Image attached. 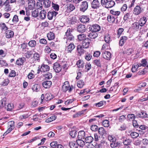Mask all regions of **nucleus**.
Here are the masks:
<instances>
[{
	"label": "nucleus",
	"mask_w": 148,
	"mask_h": 148,
	"mask_svg": "<svg viewBox=\"0 0 148 148\" xmlns=\"http://www.w3.org/2000/svg\"><path fill=\"white\" fill-rule=\"evenodd\" d=\"M73 88V86L71 85L70 86L69 82L68 81H66L64 82L62 86V90L63 92H66L67 90L69 92H71Z\"/></svg>",
	"instance_id": "1"
},
{
	"label": "nucleus",
	"mask_w": 148,
	"mask_h": 148,
	"mask_svg": "<svg viewBox=\"0 0 148 148\" xmlns=\"http://www.w3.org/2000/svg\"><path fill=\"white\" fill-rule=\"evenodd\" d=\"M67 45H68L66 47L65 52L66 53H71L75 47V45L73 42H71L69 44L68 42Z\"/></svg>",
	"instance_id": "2"
},
{
	"label": "nucleus",
	"mask_w": 148,
	"mask_h": 148,
	"mask_svg": "<svg viewBox=\"0 0 148 148\" xmlns=\"http://www.w3.org/2000/svg\"><path fill=\"white\" fill-rule=\"evenodd\" d=\"M89 29L91 32H96L99 31L101 29V27L98 25L94 24L90 25L89 27Z\"/></svg>",
	"instance_id": "3"
},
{
	"label": "nucleus",
	"mask_w": 148,
	"mask_h": 148,
	"mask_svg": "<svg viewBox=\"0 0 148 148\" xmlns=\"http://www.w3.org/2000/svg\"><path fill=\"white\" fill-rule=\"evenodd\" d=\"M4 34L5 37L8 39L12 38L14 36V32L11 29H8L5 32Z\"/></svg>",
	"instance_id": "4"
},
{
	"label": "nucleus",
	"mask_w": 148,
	"mask_h": 148,
	"mask_svg": "<svg viewBox=\"0 0 148 148\" xmlns=\"http://www.w3.org/2000/svg\"><path fill=\"white\" fill-rule=\"evenodd\" d=\"M88 4L86 1H82L80 5L79 9L80 11L84 12L88 9Z\"/></svg>",
	"instance_id": "5"
},
{
	"label": "nucleus",
	"mask_w": 148,
	"mask_h": 148,
	"mask_svg": "<svg viewBox=\"0 0 148 148\" xmlns=\"http://www.w3.org/2000/svg\"><path fill=\"white\" fill-rule=\"evenodd\" d=\"M58 14L57 12L54 10L49 11L47 14V17L49 20H52L53 18H55L56 15Z\"/></svg>",
	"instance_id": "6"
},
{
	"label": "nucleus",
	"mask_w": 148,
	"mask_h": 148,
	"mask_svg": "<svg viewBox=\"0 0 148 148\" xmlns=\"http://www.w3.org/2000/svg\"><path fill=\"white\" fill-rule=\"evenodd\" d=\"M91 41L90 39L88 38H86L83 41L82 46L84 48H87L89 47Z\"/></svg>",
	"instance_id": "7"
},
{
	"label": "nucleus",
	"mask_w": 148,
	"mask_h": 148,
	"mask_svg": "<svg viewBox=\"0 0 148 148\" xmlns=\"http://www.w3.org/2000/svg\"><path fill=\"white\" fill-rule=\"evenodd\" d=\"M53 68L56 72L58 73L61 71L62 67L59 63L56 62L53 64Z\"/></svg>",
	"instance_id": "8"
},
{
	"label": "nucleus",
	"mask_w": 148,
	"mask_h": 148,
	"mask_svg": "<svg viewBox=\"0 0 148 148\" xmlns=\"http://www.w3.org/2000/svg\"><path fill=\"white\" fill-rule=\"evenodd\" d=\"M142 11V8L139 5H137L134 8L133 10V13L135 15L139 14Z\"/></svg>",
	"instance_id": "9"
},
{
	"label": "nucleus",
	"mask_w": 148,
	"mask_h": 148,
	"mask_svg": "<svg viewBox=\"0 0 148 148\" xmlns=\"http://www.w3.org/2000/svg\"><path fill=\"white\" fill-rule=\"evenodd\" d=\"M35 2L34 0H29L28 3V9L29 10H33L35 6Z\"/></svg>",
	"instance_id": "10"
},
{
	"label": "nucleus",
	"mask_w": 148,
	"mask_h": 148,
	"mask_svg": "<svg viewBox=\"0 0 148 148\" xmlns=\"http://www.w3.org/2000/svg\"><path fill=\"white\" fill-rule=\"evenodd\" d=\"M50 67L49 66L43 64L41 65L39 70L41 72H45L48 71Z\"/></svg>",
	"instance_id": "11"
},
{
	"label": "nucleus",
	"mask_w": 148,
	"mask_h": 148,
	"mask_svg": "<svg viewBox=\"0 0 148 148\" xmlns=\"http://www.w3.org/2000/svg\"><path fill=\"white\" fill-rule=\"evenodd\" d=\"M100 5V3L98 0H93L91 3V7L93 9L98 8Z\"/></svg>",
	"instance_id": "12"
},
{
	"label": "nucleus",
	"mask_w": 148,
	"mask_h": 148,
	"mask_svg": "<svg viewBox=\"0 0 148 148\" xmlns=\"http://www.w3.org/2000/svg\"><path fill=\"white\" fill-rule=\"evenodd\" d=\"M80 45H78L77 47V50L78 53V54L81 56L82 55L84 54L86 51Z\"/></svg>",
	"instance_id": "13"
},
{
	"label": "nucleus",
	"mask_w": 148,
	"mask_h": 148,
	"mask_svg": "<svg viewBox=\"0 0 148 148\" xmlns=\"http://www.w3.org/2000/svg\"><path fill=\"white\" fill-rule=\"evenodd\" d=\"M86 30L85 26L83 25H79L77 27V31L80 33H83L85 32Z\"/></svg>",
	"instance_id": "14"
},
{
	"label": "nucleus",
	"mask_w": 148,
	"mask_h": 148,
	"mask_svg": "<svg viewBox=\"0 0 148 148\" xmlns=\"http://www.w3.org/2000/svg\"><path fill=\"white\" fill-rule=\"evenodd\" d=\"M102 52V56H103L104 59L107 60L110 59L111 58V54L109 52L105 51L104 53V51Z\"/></svg>",
	"instance_id": "15"
},
{
	"label": "nucleus",
	"mask_w": 148,
	"mask_h": 148,
	"mask_svg": "<svg viewBox=\"0 0 148 148\" xmlns=\"http://www.w3.org/2000/svg\"><path fill=\"white\" fill-rule=\"evenodd\" d=\"M115 4L114 1L112 0H110L107 2V3H105V7L107 8H110L113 7Z\"/></svg>",
	"instance_id": "16"
},
{
	"label": "nucleus",
	"mask_w": 148,
	"mask_h": 148,
	"mask_svg": "<svg viewBox=\"0 0 148 148\" xmlns=\"http://www.w3.org/2000/svg\"><path fill=\"white\" fill-rule=\"evenodd\" d=\"M52 82L50 81H45L42 83L43 86L45 88H49Z\"/></svg>",
	"instance_id": "17"
},
{
	"label": "nucleus",
	"mask_w": 148,
	"mask_h": 148,
	"mask_svg": "<svg viewBox=\"0 0 148 148\" xmlns=\"http://www.w3.org/2000/svg\"><path fill=\"white\" fill-rule=\"evenodd\" d=\"M80 21L83 23H86L89 21V17L87 16H81L80 18Z\"/></svg>",
	"instance_id": "18"
},
{
	"label": "nucleus",
	"mask_w": 148,
	"mask_h": 148,
	"mask_svg": "<svg viewBox=\"0 0 148 148\" xmlns=\"http://www.w3.org/2000/svg\"><path fill=\"white\" fill-rule=\"evenodd\" d=\"M9 29L8 27L6 24L3 22H1L0 23V29L2 31H5L8 30Z\"/></svg>",
	"instance_id": "19"
},
{
	"label": "nucleus",
	"mask_w": 148,
	"mask_h": 148,
	"mask_svg": "<svg viewBox=\"0 0 148 148\" xmlns=\"http://www.w3.org/2000/svg\"><path fill=\"white\" fill-rule=\"evenodd\" d=\"M25 61V58L24 57H23L19 58L16 60V64L18 65L21 66L23 65Z\"/></svg>",
	"instance_id": "20"
},
{
	"label": "nucleus",
	"mask_w": 148,
	"mask_h": 148,
	"mask_svg": "<svg viewBox=\"0 0 148 148\" xmlns=\"http://www.w3.org/2000/svg\"><path fill=\"white\" fill-rule=\"evenodd\" d=\"M21 49L23 52H25L27 50H29L27 44L26 43L23 42L21 44Z\"/></svg>",
	"instance_id": "21"
},
{
	"label": "nucleus",
	"mask_w": 148,
	"mask_h": 148,
	"mask_svg": "<svg viewBox=\"0 0 148 148\" xmlns=\"http://www.w3.org/2000/svg\"><path fill=\"white\" fill-rule=\"evenodd\" d=\"M132 13L131 11H129L124 15L123 19L125 21H128L130 19L132 16Z\"/></svg>",
	"instance_id": "22"
},
{
	"label": "nucleus",
	"mask_w": 148,
	"mask_h": 148,
	"mask_svg": "<svg viewBox=\"0 0 148 148\" xmlns=\"http://www.w3.org/2000/svg\"><path fill=\"white\" fill-rule=\"evenodd\" d=\"M147 21L146 18L144 17L141 18L138 21L139 26L141 27L143 26L145 24Z\"/></svg>",
	"instance_id": "23"
},
{
	"label": "nucleus",
	"mask_w": 148,
	"mask_h": 148,
	"mask_svg": "<svg viewBox=\"0 0 148 148\" xmlns=\"http://www.w3.org/2000/svg\"><path fill=\"white\" fill-rule=\"evenodd\" d=\"M46 14L47 13L45 10H42L39 14V17L41 19H44L46 17Z\"/></svg>",
	"instance_id": "24"
},
{
	"label": "nucleus",
	"mask_w": 148,
	"mask_h": 148,
	"mask_svg": "<svg viewBox=\"0 0 148 148\" xmlns=\"http://www.w3.org/2000/svg\"><path fill=\"white\" fill-rule=\"evenodd\" d=\"M127 39V37L126 36H122L120 40L119 44L120 46H123L124 44L126 42Z\"/></svg>",
	"instance_id": "25"
},
{
	"label": "nucleus",
	"mask_w": 148,
	"mask_h": 148,
	"mask_svg": "<svg viewBox=\"0 0 148 148\" xmlns=\"http://www.w3.org/2000/svg\"><path fill=\"white\" fill-rule=\"evenodd\" d=\"M85 136V133L84 131H79L78 133L77 137L78 139H84Z\"/></svg>",
	"instance_id": "26"
},
{
	"label": "nucleus",
	"mask_w": 148,
	"mask_h": 148,
	"mask_svg": "<svg viewBox=\"0 0 148 148\" xmlns=\"http://www.w3.org/2000/svg\"><path fill=\"white\" fill-rule=\"evenodd\" d=\"M32 89L33 91L37 92L39 91L40 89V86L38 84H35L32 86Z\"/></svg>",
	"instance_id": "27"
},
{
	"label": "nucleus",
	"mask_w": 148,
	"mask_h": 148,
	"mask_svg": "<svg viewBox=\"0 0 148 148\" xmlns=\"http://www.w3.org/2000/svg\"><path fill=\"white\" fill-rule=\"evenodd\" d=\"M53 98L52 95L50 93H47L45 95V101H49Z\"/></svg>",
	"instance_id": "28"
},
{
	"label": "nucleus",
	"mask_w": 148,
	"mask_h": 148,
	"mask_svg": "<svg viewBox=\"0 0 148 148\" xmlns=\"http://www.w3.org/2000/svg\"><path fill=\"white\" fill-rule=\"evenodd\" d=\"M47 37L49 40H51L54 39L55 36L53 32H50L47 34Z\"/></svg>",
	"instance_id": "29"
},
{
	"label": "nucleus",
	"mask_w": 148,
	"mask_h": 148,
	"mask_svg": "<svg viewBox=\"0 0 148 148\" xmlns=\"http://www.w3.org/2000/svg\"><path fill=\"white\" fill-rule=\"evenodd\" d=\"M121 143L120 142H114L110 143V146L112 148L119 147L121 145Z\"/></svg>",
	"instance_id": "30"
},
{
	"label": "nucleus",
	"mask_w": 148,
	"mask_h": 148,
	"mask_svg": "<svg viewBox=\"0 0 148 148\" xmlns=\"http://www.w3.org/2000/svg\"><path fill=\"white\" fill-rule=\"evenodd\" d=\"M25 52L24 56L27 58H29L33 54V51L32 50H27Z\"/></svg>",
	"instance_id": "31"
},
{
	"label": "nucleus",
	"mask_w": 148,
	"mask_h": 148,
	"mask_svg": "<svg viewBox=\"0 0 148 148\" xmlns=\"http://www.w3.org/2000/svg\"><path fill=\"white\" fill-rule=\"evenodd\" d=\"M139 24L138 22H135L133 23L131 26L132 28L135 30L137 31L139 29Z\"/></svg>",
	"instance_id": "32"
},
{
	"label": "nucleus",
	"mask_w": 148,
	"mask_h": 148,
	"mask_svg": "<svg viewBox=\"0 0 148 148\" xmlns=\"http://www.w3.org/2000/svg\"><path fill=\"white\" fill-rule=\"evenodd\" d=\"M98 35L95 32H92L88 34V36L90 38L94 39L97 37Z\"/></svg>",
	"instance_id": "33"
},
{
	"label": "nucleus",
	"mask_w": 148,
	"mask_h": 148,
	"mask_svg": "<svg viewBox=\"0 0 148 148\" xmlns=\"http://www.w3.org/2000/svg\"><path fill=\"white\" fill-rule=\"evenodd\" d=\"M76 64L79 68H82L85 66V63L84 62L81 60H78Z\"/></svg>",
	"instance_id": "34"
},
{
	"label": "nucleus",
	"mask_w": 148,
	"mask_h": 148,
	"mask_svg": "<svg viewBox=\"0 0 148 148\" xmlns=\"http://www.w3.org/2000/svg\"><path fill=\"white\" fill-rule=\"evenodd\" d=\"M57 118L56 115H52L51 117L48 118L46 119L45 121L47 123H49L56 120Z\"/></svg>",
	"instance_id": "35"
},
{
	"label": "nucleus",
	"mask_w": 148,
	"mask_h": 148,
	"mask_svg": "<svg viewBox=\"0 0 148 148\" xmlns=\"http://www.w3.org/2000/svg\"><path fill=\"white\" fill-rule=\"evenodd\" d=\"M28 45L31 47H34L36 45V42L34 40H31L28 42Z\"/></svg>",
	"instance_id": "36"
},
{
	"label": "nucleus",
	"mask_w": 148,
	"mask_h": 148,
	"mask_svg": "<svg viewBox=\"0 0 148 148\" xmlns=\"http://www.w3.org/2000/svg\"><path fill=\"white\" fill-rule=\"evenodd\" d=\"M107 20V24L108 22L110 23H113L115 21V18L113 16L108 15Z\"/></svg>",
	"instance_id": "37"
},
{
	"label": "nucleus",
	"mask_w": 148,
	"mask_h": 148,
	"mask_svg": "<svg viewBox=\"0 0 148 148\" xmlns=\"http://www.w3.org/2000/svg\"><path fill=\"white\" fill-rule=\"evenodd\" d=\"M64 38L66 39V43L67 44L68 42L72 40H73L74 39V37L72 34H71L66 36L64 37Z\"/></svg>",
	"instance_id": "38"
},
{
	"label": "nucleus",
	"mask_w": 148,
	"mask_h": 148,
	"mask_svg": "<svg viewBox=\"0 0 148 148\" xmlns=\"http://www.w3.org/2000/svg\"><path fill=\"white\" fill-rule=\"evenodd\" d=\"M7 99L5 97H4L2 99L0 103L1 104V107H5L6 106Z\"/></svg>",
	"instance_id": "39"
},
{
	"label": "nucleus",
	"mask_w": 148,
	"mask_h": 148,
	"mask_svg": "<svg viewBox=\"0 0 148 148\" xmlns=\"http://www.w3.org/2000/svg\"><path fill=\"white\" fill-rule=\"evenodd\" d=\"M82 139H78L76 141L77 144L79 146L81 147H83L85 145V142Z\"/></svg>",
	"instance_id": "40"
},
{
	"label": "nucleus",
	"mask_w": 148,
	"mask_h": 148,
	"mask_svg": "<svg viewBox=\"0 0 148 148\" xmlns=\"http://www.w3.org/2000/svg\"><path fill=\"white\" fill-rule=\"evenodd\" d=\"M137 117L140 118H146L147 117V114L144 111H142L136 114Z\"/></svg>",
	"instance_id": "41"
},
{
	"label": "nucleus",
	"mask_w": 148,
	"mask_h": 148,
	"mask_svg": "<svg viewBox=\"0 0 148 148\" xmlns=\"http://www.w3.org/2000/svg\"><path fill=\"white\" fill-rule=\"evenodd\" d=\"M51 1L49 0H43V3L45 7L48 8L51 5Z\"/></svg>",
	"instance_id": "42"
},
{
	"label": "nucleus",
	"mask_w": 148,
	"mask_h": 148,
	"mask_svg": "<svg viewBox=\"0 0 148 148\" xmlns=\"http://www.w3.org/2000/svg\"><path fill=\"white\" fill-rule=\"evenodd\" d=\"M86 35L84 34H81L77 36V38L79 41H83L86 38Z\"/></svg>",
	"instance_id": "43"
},
{
	"label": "nucleus",
	"mask_w": 148,
	"mask_h": 148,
	"mask_svg": "<svg viewBox=\"0 0 148 148\" xmlns=\"http://www.w3.org/2000/svg\"><path fill=\"white\" fill-rule=\"evenodd\" d=\"M84 85V83L83 80H79L77 82V86L79 88H82Z\"/></svg>",
	"instance_id": "44"
},
{
	"label": "nucleus",
	"mask_w": 148,
	"mask_h": 148,
	"mask_svg": "<svg viewBox=\"0 0 148 148\" xmlns=\"http://www.w3.org/2000/svg\"><path fill=\"white\" fill-rule=\"evenodd\" d=\"M93 140V138L91 136L87 137L85 138V141L87 143H90L92 142Z\"/></svg>",
	"instance_id": "45"
},
{
	"label": "nucleus",
	"mask_w": 148,
	"mask_h": 148,
	"mask_svg": "<svg viewBox=\"0 0 148 148\" xmlns=\"http://www.w3.org/2000/svg\"><path fill=\"white\" fill-rule=\"evenodd\" d=\"M133 50L132 48H128L126 49L124 51V53L127 55H130L133 52Z\"/></svg>",
	"instance_id": "46"
},
{
	"label": "nucleus",
	"mask_w": 148,
	"mask_h": 148,
	"mask_svg": "<svg viewBox=\"0 0 148 148\" xmlns=\"http://www.w3.org/2000/svg\"><path fill=\"white\" fill-rule=\"evenodd\" d=\"M0 65L1 67H6L8 66V63L5 60H0Z\"/></svg>",
	"instance_id": "47"
},
{
	"label": "nucleus",
	"mask_w": 148,
	"mask_h": 148,
	"mask_svg": "<svg viewBox=\"0 0 148 148\" xmlns=\"http://www.w3.org/2000/svg\"><path fill=\"white\" fill-rule=\"evenodd\" d=\"M69 145L71 148H77V144H75V142L71 141L69 142Z\"/></svg>",
	"instance_id": "48"
},
{
	"label": "nucleus",
	"mask_w": 148,
	"mask_h": 148,
	"mask_svg": "<svg viewBox=\"0 0 148 148\" xmlns=\"http://www.w3.org/2000/svg\"><path fill=\"white\" fill-rule=\"evenodd\" d=\"M147 63V62L145 60L143 59L141 60V63L139 64L137 63V64H138V67L141 66L144 67L146 65Z\"/></svg>",
	"instance_id": "49"
},
{
	"label": "nucleus",
	"mask_w": 148,
	"mask_h": 148,
	"mask_svg": "<svg viewBox=\"0 0 148 148\" xmlns=\"http://www.w3.org/2000/svg\"><path fill=\"white\" fill-rule=\"evenodd\" d=\"M108 16V14H106L105 13H102V20H104V21H102V22L104 23V24H107V19Z\"/></svg>",
	"instance_id": "50"
},
{
	"label": "nucleus",
	"mask_w": 148,
	"mask_h": 148,
	"mask_svg": "<svg viewBox=\"0 0 148 148\" xmlns=\"http://www.w3.org/2000/svg\"><path fill=\"white\" fill-rule=\"evenodd\" d=\"M123 30V29L121 28H120L118 29L116 34V36L118 38H119Z\"/></svg>",
	"instance_id": "51"
},
{
	"label": "nucleus",
	"mask_w": 148,
	"mask_h": 148,
	"mask_svg": "<svg viewBox=\"0 0 148 148\" xmlns=\"http://www.w3.org/2000/svg\"><path fill=\"white\" fill-rule=\"evenodd\" d=\"M52 6L53 9L55 10V11H58L59 10V6L58 5L52 2Z\"/></svg>",
	"instance_id": "52"
},
{
	"label": "nucleus",
	"mask_w": 148,
	"mask_h": 148,
	"mask_svg": "<svg viewBox=\"0 0 148 148\" xmlns=\"http://www.w3.org/2000/svg\"><path fill=\"white\" fill-rule=\"evenodd\" d=\"M67 10L69 12L73 11L75 9V7L73 4H70L67 6Z\"/></svg>",
	"instance_id": "53"
},
{
	"label": "nucleus",
	"mask_w": 148,
	"mask_h": 148,
	"mask_svg": "<svg viewBox=\"0 0 148 148\" xmlns=\"http://www.w3.org/2000/svg\"><path fill=\"white\" fill-rule=\"evenodd\" d=\"M92 57V56L91 54L88 52L86 54V55L85 56V59L86 60L88 61L90 60H91Z\"/></svg>",
	"instance_id": "54"
},
{
	"label": "nucleus",
	"mask_w": 148,
	"mask_h": 148,
	"mask_svg": "<svg viewBox=\"0 0 148 148\" xmlns=\"http://www.w3.org/2000/svg\"><path fill=\"white\" fill-rule=\"evenodd\" d=\"M132 138H136L139 136V134L135 132H132L130 134Z\"/></svg>",
	"instance_id": "55"
},
{
	"label": "nucleus",
	"mask_w": 148,
	"mask_h": 148,
	"mask_svg": "<svg viewBox=\"0 0 148 148\" xmlns=\"http://www.w3.org/2000/svg\"><path fill=\"white\" fill-rule=\"evenodd\" d=\"M110 13L115 16H118L120 14V12L119 11H116L114 10H112L110 11Z\"/></svg>",
	"instance_id": "56"
},
{
	"label": "nucleus",
	"mask_w": 148,
	"mask_h": 148,
	"mask_svg": "<svg viewBox=\"0 0 148 148\" xmlns=\"http://www.w3.org/2000/svg\"><path fill=\"white\" fill-rule=\"evenodd\" d=\"M127 118L130 120L133 121L135 119V116L134 114H129L127 115Z\"/></svg>",
	"instance_id": "57"
},
{
	"label": "nucleus",
	"mask_w": 148,
	"mask_h": 148,
	"mask_svg": "<svg viewBox=\"0 0 148 148\" xmlns=\"http://www.w3.org/2000/svg\"><path fill=\"white\" fill-rule=\"evenodd\" d=\"M44 76L46 79H49L51 78L52 77V73L49 72H48L47 74L44 75Z\"/></svg>",
	"instance_id": "58"
},
{
	"label": "nucleus",
	"mask_w": 148,
	"mask_h": 148,
	"mask_svg": "<svg viewBox=\"0 0 148 148\" xmlns=\"http://www.w3.org/2000/svg\"><path fill=\"white\" fill-rule=\"evenodd\" d=\"M138 68V64H137V63H135L133 66H132V67L131 69L132 72H135Z\"/></svg>",
	"instance_id": "59"
},
{
	"label": "nucleus",
	"mask_w": 148,
	"mask_h": 148,
	"mask_svg": "<svg viewBox=\"0 0 148 148\" xmlns=\"http://www.w3.org/2000/svg\"><path fill=\"white\" fill-rule=\"evenodd\" d=\"M77 132L75 130H73L70 132L69 134L73 138H74L76 136Z\"/></svg>",
	"instance_id": "60"
},
{
	"label": "nucleus",
	"mask_w": 148,
	"mask_h": 148,
	"mask_svg": "<svg viewBox=\"0 0 148 148\" xmlns=\"http://www.w3.org/2000/svg\"><path fill=\"white\" fill-rule=\"evenodd\" d=\"M132 140L129 139H126L123 141V143L125 145H129L130 144Z\"/></svg>",
	"instance_id": "61"
},
{
	"label": "nucleus",
	"mask_w": 148,
	"mask_h": 148,
	"mask_svg": "<svg viewBox=\"0 0 148 148\" xmlns=\"http://www.w3.org/2000/svg\"><path fill=\"white\" fill-rule=\"evenodd\" d=\"M33 59L34 61H38L40 60V56L37 53H35L34 54Z\"/></svg>",
	"instance_id": "62"
},
{
	"label": "nucleus",
	"mask_w": 148,
	"mask_h": 148,
	"mask_svg": "<svg viewBox=\"0 0 148 148\" xmlns=\"http://www.w3.org/2000/svg\"><path fill=\"white\" fill-rule=\"evenodd\" d=\"M102 125L105 127H108L109 125V121L106 120L103 121Z\"/></svg>",
	"instance_id": "63"
},
{
	"label": "nucleus",
	"mask_w": 148,
	"mask_h": 148,
	"mask_svg": "<svg viewBox=\"0 0 148 148\" xmlns=\"http://www.w3.org/2000/svg\"><path fill=\"white\" fill-rule=\"evenodd\" d=\"M110 39V37L108 34H106L104 36V40L107 43L109 42Z\"/></svg>",
	"instance_id": "64"
}]
</instances>
